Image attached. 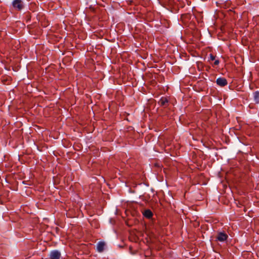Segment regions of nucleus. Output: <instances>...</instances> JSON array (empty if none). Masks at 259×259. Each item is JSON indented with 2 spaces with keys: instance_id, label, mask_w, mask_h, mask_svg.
I'll list each match as a JSON object with an SVG mask.
<instances>
[{
  "instance_id": "nucleus-10",
  "label": "nucleus",
  "mask_w": 259,
  "mask_h": 259,
  "mask_svg": "<svg viewBox=\"0 0 259 259\" xmlns=\"http://www.w3.org/2000/svg\"><path fill=\"white\" fill-rule=\"evenodd\" d=\"M220 63V61L217 59V60H215V61L214 62V65H218Z\"/></svg>"
},
{
  "instance_id": "nucleus-5",
  "label": "nucleus",
  "mask_w": 259,
  "mask_h": 259,
  "mask_svg": "<svg viewBox=\"0 0 259 259\" xmlns=\"http://www.w3.org/2000/svg\"><path fill=\"white\" fill-rule=\"evenodd\" d=\"M217 84L221 87H224L227 85L228 81L224 77H219L216 80Z\"/></svg>"
},
{
  "instance_id": "nucleus-9",
  "label": "nucleus",
  "mask_w": 259,
  "mask_h": 259,
  "mask_svg": "<svg viewBox=\"0 0 259 259\" xmlns=\"http://www.w3.org/2000/svg\"><path fill=\"white\" fill-rule=\"evenodd\" d=\"M215 57L213 56L212 54H209V58L210 60H214Z\"/></svg>"
},
{
  "instance_id": "nucleus-6",
  "label": "nucleus",
  "mask_w": 259,
  "mask_h": 259,
  "mask_svg": "<svg viewBox=\"0 0 259 259\" xmlns=\"http://www.w3.org/2000/svg\"><path fill=\"white\" fill-rule=\"evenodd\" d=\"M105 244L103 242H99L97 245V249L98 252H101L104 249Z\"/></svg>"
},
{
  "instance_id": "nucleus-3",
  "label": "nucleus",
  "mask_w": 259,
  "mask_h": 259,
  "mask_svg": "<svg viewBox=\"0 0 259 259\" xmlns=\"http://www.w3.org/2000/svg\"><path fill=\"white\" fill-rule=\"evenodd\" d=\"M61 253L57 250H54L50 252L49 255V259H60L61 257Z\"/></svg>"
},
{
  "instance_id": "nucleus-8",
  "label": "nucleus",
  "mask_w": 259,
  "mask_h": 259,
  "mask_svg": "<svg viewBox=\"0 0 259 259\" xmlns=\"http://www.w3.org/2000/svg\"><path fill=\"white\" fill-rule=\"evenodd\" d=\"M253 98L255 103H259V91H256L253 93Z\"/></svg>"
},
{
  "instance_id": "nucleus-4",
  "label": "nucleus",
  "mask_w": 259,
  "mask_h": 259,
  "mask_svg": "<svg viewBox=\"0 0 259 259\" xmlns=\"http://www.w3.org/2000/svg\"><path fill=\"white\" fill-rule=\"evenodd\" d=\"M169 101L166 97H162L160 98L159 101L158 102V104L162 107L164 108L167 107L169 104Z\"/></svg>"
},
{
  "instance_id": "nucleus-7",
  "label": "nucleus",
  "mask_w": 259,
  "mask_h": 259,
  "mask_svg": "<svg viewBox=\"0 0 259 259\" xmlns=\"http://www.w3.org/2000/svg\"><path fill=\"white\" fill-rule=\"evenodd\" d=\"M143 215L147 218V219H150L153 216V213L152 211L150 209H146L143 213Z\"/></svg>"
},
{
  "instance_id": "nucleus-1",
  "label": "nucleus",
  "mask_w": 259,
  "mask_h": 259,
  "mask_svg": "<svg viewBox=\"0 0 259 259\" xmlns=\"http://www.w3.org/2000/svg\"><path fill=\"white\" fill-rule=\"evenodd\" d=\"M12 6L15 10L21 11L24 9L25 5L22 0H14L12 3Z\"/></svg>"
},
{
  "instance_id": "nucleus-2",
  "label": "nucleus",
  "mask_w": 259,
  "mask_h": 259,
  "mask_svg": "<svg viewBox=\"0 0 259 259\" xmlns=\"http://www.w3.org/2000/svg\"><path fill=\"white\" fill-rule=\"evenodd\" d=\"M228 238V235L224 232H219L216 237L217 240L220 242H224L225 241H226Z\"/></svg>"
}]
</instances>
